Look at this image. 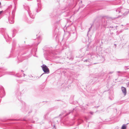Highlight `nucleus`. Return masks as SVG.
Segmentation results:
<instances>
[{
  "label": "nucleus",
  "instance_id": "obj_1",
  "mask_svg": "<svg viewBox=\"0 0 129 129\" xmlns=\"http://www.w3.org/2000/svg\"><path fill=\"white\" fill-rule=\"evenodd\" d=\"M30 47V46H28L26 47H24L23 50L20 52L17 57L18 63L21 62L23 60L27 59L31 56L33 50L29 49H27V48H29Z\"/></svg>",
  "mask_w": 129,
  "mask_h": 129
},
{
  "label": "nucleus",
  "instance_id": "obj_2",
  "mask_svg": "<svg viewBox=\"0 0 129 129\" xmlns=\"http://www.w3.org/2000/svg\"><path fill=\"white\" fill-rule=\"evenodd\" d=\"M24 8L26 10L24 18L28 23H30L33 21V19L34 18L35 15L33 14L32 13H30L29 6H25Z\"/></svg>",
  "mask_w": 129,
  "mask_h": 129
},
{
  "label": "nucleus",
  "instance_id": "obj_3",
  "mask_svg": "<svg viewBox=\"0 0 129 129\" xmlns=\"http://www.w3.org/2000/svg\"><path fill=\"white\" fill-rule=\"evenodd\" d=\"M19 86H18V89H17L15 92V94L16 95H17V97H18V100L20 101L22 103V104H23V103L24 106V110L25 111H27L29 109H30V111H29L28 112V113H31L32 112V110L31 109V107L29 106H26V103L24 102L23 103L22 102V101L21 100V98L20 96L21 93L20 92H19Z\"/></svg>",
  "mask_w": 129,
  "mask_h": 129
},
{
  "label": "nucleus",
  "instance_id": "obj_4",
  "mask_svg": "<svg viewBox=\"0 0 129 129\" xmlns=\"http://www.w3.org/2000/svg\"><path fill=\"white\" fill-rule=\"evenodd\" d=\"M115 11L117 14H118L119 15L118 16L115 18V19L118 18L122 15H123L124 16L126 15L129 13V11H127L126 9L121 7L116 9Z\"/></svg>",
  "mask_w": 129,
  "mask_h": 129
},
{
  "label": "nucleus",
  "instance_id": "obj_5",
  "mask_svg": "<svg viewBox=\"0 0 129 129\" xmlns=\"http://www.w3.org/2000/svg\"><path fill=\"white\" fill-rule=\"evenodd\" d=\"M17 0H14L13 1L15 4L14 9L13 10L12 12V15L10 16L9 18V21L10 23H13L14 22V18L15 17V13L16 11V6L15 3Z\"/></svg>",
  "mask_w": 129,
  "mask_h": 129
},
{
  "label": "nucleus",
  "instance_id": "obj_6",
  "mask_svg": "<svg viewBox=\"0 0 129 129\" xmlns=\"http://www.w3.org/2000/svg\"><path fill=\"white\" fill-rule=\"evenodd\" d=\"M43 71L44 72V73H43L40 76L41 77L42 75L44 74H49L50 73L49 70L47 66L44 64L42 65L41 66Z\"/></svg>",
  "mask_w": 129,
  "mask_h": 129
},
{
  "label": "nucleus",
  "instance_id": "obj_7",
  "mask_svg": "<svg viewBox=\"0 0 129 129\" xmlns=\"http://www.w3.org/2000/svg\"><path fill=\"white\" fill-rule=\"evenodd\" d=\"M5 95V93L3 87L0 85V102L1 100V98L4 96Z\"/></svg>",
  "mask_w": 129,
  "mask_h": 129
},
{
  "label": "nucleus",
  "instance_id": "obj_8",
  "mask_svg": "<svg viewBox=\"0 0 129 129\" xmlns=\"http://www.w3.org/2000/svg\"><path fill=\"white\" fill-rule=\"evenodd\" d=\"M99 77L98 76L93 77V78L91 79L90 80V81L91 82H90L91 84H93L98 82V79Z\"/></svg>",
  "mask_w": 129,
  "mask_h": 129
},
{
  "label": "nucleus",
  "instance_id": "obj_9",
  "mask_svg": "<svg viewBox=\"0 0 129 129\" xmlns=\"http://www.w3.org/2000/svg\"><path fill=\"white\" fill-rule=\"evenodd\" d=\"M87 50L86 48V47H84L80 49V51L82 55H84Z\"/></svg>",
  "mask_w": 129,
  "mask_h": 129
},
{
  "label": "nucleus",
  "instance_id": "obj_10",
  "mask_svg": "<svg viewBox=\"0 0 129 129\" xmlns=\"http://www.w3.org/2000/svg\"><path fill=\"white\" fill-rule=\"evenodd\" d=\"M2 34L3 36L6 39V41L7 42V38H9V36L8 34L6 32H4L2 33Z\"/></svg>",
  "mask_w": 129,
  "mask_h": 129
},
{
  "label": "nucleus",
  "instance_id": "obj_11",
  "mask_svg": "<svg viewBox=\"0 0 129 129\" xmlns=\"http://www.w3.org/2000/svg\"><path fill=\"white\" fill-rule=\"evenodd\" d=\"M121 89L124 95H125L126 94V88L123 86L121 87Z\"/></svg>",
  "mask_w": 129,
  "mask_h": 129
},
{
  "label": "nucleus",
  "instance_id": "obj_12",
  "mask_svg": "<svg viewBox=\"0 0 129 129\" xmlns=\"http://www.w3.org/2000/svg\"><path fill=\"white\" fill-rule=\"evenodd\" d=\"M49 112H47L46 114L44 116V119L48 120H50V118L48 117L47 116L49 114Z\"/></svg>",
  "mask_w": 129,
  "mask_h": 129
},
{
  "label": "nucleus",
  "instance_id": "obj_13",
  "mask_svg": "<svg viewBox=\"0 0 129 129\" xmlns=\"http://www.w3.org/2000/svg\"><path fill=\"white\" fill-rule=\"evenodd\" d=\"M48 55L49 56H52V54H53L54 53H53V51L52 50H51V51H48Z\"/></svg>",
  "mask_w": 129,
  "mask_h": 129
},
{
  "label": "nucleus",
  "instance_id": "obj_14",
  "mask_svg": "<svg viewBox=\"0 0 129 129\" xmlns=\"http://www.w3.org/2000/svg\"><path fill=\"white\" fill-rule=\"evenodd\" d=\"M128 59H119V61L121 62H126V61L128 60Z\"/></svg>",
  "mask_w": 129,
  "mask_h": 129
},
{
  "label": "nucleus",
  "instance_id": "obj_15",
  "mask_svg": "<svg viewBox=\"0 0 129 129\" xmlns=\"http://www.w3.org/2000/svg\"><path fill=\"white\" fill-rule=\"evenodd\" d=\"M60 20H59L58 21L56 22L54 24L55 25V26H57L58 25H59L60 24Z\"/></svg>",
  "mask_w": 129,
  "mask_h": 129
},
{
  "label": "nucleus",
  "instance_id": "obj_16",
  "mask_svg": "<svg viewBox=\"0 0 129 129\" xmlns=\"http://www.w3.org/2000/svg\"><path fill=\"white\" fill-rule=\"evenodd\" d=\"M128 123H127L126 124H123L122 126L121 129H126L127 127V125Z\"/></svg>",
  "mask_w": 129,
  "mask_h": 129
},
{
  "label": "nucleus",
  "instance_id": "obj_17",
  "mask_svg": "<svg viewBox=\"0 0 129 129\" xmlns=\"http://www.w3.org/2000/svg\"><path fill=\"white\" fill-rule=\"evenodd\" d=\"M17 32L16 30L15 29H14L13 30V37L15 36V34Z\"/></svg>",
  "mask_w": 129,
  "mask_h": 129
},
{
  "label": "nucleus",
  "instance_id": "obj_18",
  "mask_svg": "<svg viewBox=\"0 0 129 129\" xmlns=\"http://www.w3.org/2000/svg\"><path fill=\"white\" fill-rule=\"evenodd\" d=\"M67 58L71 60H72L74 59V57L72 56L70 57H67Z\"/></svg>",
  "mask_w": 129,
  "mask_h": 129
},
{
  "label": "nucleus",
  "instance_id": "obj_19",
  "mask_svg": "<svg viewBox=\"0 0 129 129\" xmlns=\"http://www.w3.org/2000/svg\"><path fill=\"white\" fill-rule=\"evenodd\" d=\"M16 43V41L15 40H14L13 42V43H12V49H13V47H14Z\"/></svg>",
  "mask_w": 129,
  "mask_h": 129
},
{
  "label": "nucleus",
  "instance_id": "obj_20",
  "mask_svg": "<svg viewBox=\"0 0 129 129\" xmlns=\"http://www.w3.org/2000/svg\"><path fill=\"white\" fill-rule=\"evenodd\" d=\"M12 6L11 5H10V6H9L7 9V10L8 11H10V10L12 8Z\"/></svg>",
  "mask_w": 129,
  "mask_h": 129
},
{
  "label": "nucleus",
  "instance_id": "obj_21",
  "mask_svg": "<svg viewBox=\"0 0 129 129\" xmlns=\"http://www.w3.org/2000/svg\"><path fill=\"white\" fill-rule=\"evenodd\" d=\"M75 109H73V110H69V112H68V113H67L66 114V115H68L69 114H70L71 113H72L73 111V110Z\"/></svg>",
  "mask_w": 129,
  "mask_h": 129
},
{
  "label": "nucleus",
  "instance_id": "obj_22",
  "mask_svg": "<svg viewBox=\"0 0 129 129\" xmlns=\"http://www.w3.org/2000/svg\"><path fill=\"white\" fill-rule=\"evenodd\" d=\"M69 34L68 33L67 34H64L63 36V38L64 39L66 38V36H68L69 35Z\"/></svg>",
  "mask_w": 129,
  "mask_h": 129
},
{
  "label": "nucleus",
  "instance_id": "obj_23",
  "mask_svg": "<svg viewBox=\"0 0 129 129\" xmlns=\"http://www.w3.org/2000/svg\"><path fill=\"white\" fill-rule=\"evenodd\" d=\"M41 0H37V2H38V7H39V5H40V2Z\"/></svg>",
  "mask_w": 129,
  "mask_h": 129
},
{
  "label": "nucleus",
  "instance_id": "obj_24",
  "mask_svg": "<svg viewBox=\"0 0 129 129\" xmlns=\"http://www.w3.org/2000/svg\"><path fill=\"white\" fill-rule=\"evenodd\" d=\"M89 59H88L84 60V62H87L89 61Z\"/></svg>",
  "mask_w": 129,
  "mask_h": 129
},
{
  "label": "nucleus",
  "instance_id": "obj_25",
  "mask_svg": "<svg viewBox=\"0 0 129 129\" xmlns=\"http://www.w3.org/2000/svg\"><path fill=\"white\" fill-rule=\"evenodd\" d=\"M117 73H120V74H123V72H120V71H117Z\"/></svg>",
  "mask_w": 129,
  "mask_h": 129
},
{
  "label": "nucleus",
  "instance_id": "obj_26",
  "mask_svg": "<svg viewBox=\"0 0 129 129\" xmlns=\"http://www.w3.org/2000/svg\"><path fill=\"white\" fill-rule=\"evenodd\" d=\"M15 129H22V128L21 127L17 126L16 127Z\"/></svg>",
  "mask_w": 129,
  "mask_h": 129
},
{
  "label": "nucleus",
  "instance_id": "obj_27",
  "mask_svg": "<svg viewBox=\"0 0 129 129\" xmlns=\"http://www.w3.org/2000/svg\"><path fill=\"white\" fill-rule=\"evenodd\" d=\"M98 23V26H96V27H97V28L98 27L100 26V22H99V23Z\"/></svg>",
  "mask_w": 129,
  "mask_h": 129
},
{
  "label": "nucleus",
  "instance_id": "obj_28",
  "mask_svg": "<svg viewBox=\"0 0 129 129\" xmlns=\"http://www.w3.org/2000/svg\"><path fill=\"white\" fill-rule=\"evenodd\" d=\"M91 27H92V26H91V27L90 28H89V30H88V32H87V34H88V33L90 31V29L91 28Z\"/></svg>",
  "mask_w": 129,
  "mask_h": 129
},
{
  "label": "nucleus",
  "instance_id": "obj_29",
  "mask_svg": "<svg viewBox=\"0 0 129 129\" xmlns=\"http://www.w3.org/2000/svg\"><path fill=\"white\" fill-rule=\"evenodd\" d=\"M23 119V121H25V122H26V123H25V124H28V122L27 121H26V120H25L24 119Z\"/></svg>",
  "mask_w": 129,
  "mask_h": 129
},
{
  "label": "nucleus",
  "instance_id": "obj_30",
  "mask_svg": "<svg viewBox=\"0 0 129 129\" xmlns=\"http://www.w3.org/2000/svg\"><path fill=\"white\" fill-rule=\"evenodd\" d=\"M129 69V68H127V66H125V70H127L128 69Z\"/></svg>",
  "mask_w": 129,
  "mask_h": 129
},
{
  "label": "nucleus",
  "instance_id": "obj_31",
  "mask_svg": "<svg viewBox=\"0 0 129 129\" xmlns=\"http://www.w3.org/2000/svg\"><path fill=\"white\" fill-rule=\"evenodd\" d=\"M113 72H114L113 71L110 72L108 74H112L113 73Z\"/></svg>",
  "mask_w": 129,
  "mask_h": 129
},
{
  "label": "nucleus",
  "instance_id": "obj_32",
  "mask_svg": "<svg viewBox=\"0 0 129 129\" xmlns=\"http://www.w3.org/2000/svg\"><path fill=\"white\" fill-rule=\"evenodd\" d=\"M116 33L117 35H118L119 34V33L118 32V31H117L116 32Z\"/></svg>",
  "mask_w": 129,
  "mask_h": 129
},
{
  "label": "nucleus",
  "instance_id": "obj_33",
  "mask_svg": "<svg viewBox=\"0 0 129 129\" xmlns=\"http://www.w3.org/2000/svg\"><path fill=\"white\" fill-rule=\"evenodd\" d=\"M89 113L91 115H93V112L90 111L89 112Z\"/></svg>",
  "mask_w": 129,
  "mask_h": 129
},
{
  "label": "nucleus",
  "instance_id": "obj_34",
  "mask_svg": "<svg viewBox=\"0 0 129 129\" xmlns=\"http://www.w3.org/2000/svg\"><path fill=\"white\" fill-rule=\"evenodd\" d=\"M39 42L38 43H36L35 45V46H37L38 44H39Z\"/></svg>",
  "mask_w": 129,
  "mask_h": 129
},
{
  "label": "nucleus",
  "instance_id": "obj_35",
  "mask_svg": "<svg viewBox=\"0 0 129 129\" xmlns=\"http://www.w3.org/2000/svg\"><path fill=\"white\" fill-rule=\"evenodd\" d=\"M55 120L57 122H58V120L56 118H55Z\"/></svg>",
  "mask_w": 129,
  "mask_h": 129
},
{
  "label": "nucleus",
  "instance_id": "obj_36",
  "mask_svg": "<svg viewBox=\"0 0 129 129\" xmlns=\"http://www.w3.org/2000/svg\"><path fill=\"white\" fill-rule=\"evenodd\" d=\"M108 28H113V26H108Z\"/></svg>",
  "mask_w": 129,
  "mask_h": 129
},
{
  "label": "nucleus",
  "instance_id": "obj_37",
  "mask_svg": "<svg viewBox=\"0 0 129 129\" xmlns=\"http://www.w3.org/2000/svg\"><path fill=\"white\" fill-rule=\"evenodd\" d=\"M119 127L118 126H117L115 127V129H119Z\"/></svg>",
  "mask_w": 129,
  "mask_h": 129
},
{
  "label": "nucleus",
  "instance_id": "obj_38",
  "mask_svg": "<svg viewBox=\"0 0 129 129\" xmlns=\"http://www.w3.org/2000/svg\"><path fill=\"white\" fill-rule=\"evenodd\" d=\"M80 123H81L83 122V120H80Z\"/></svg>",
  "mask_w": 129,
  "mask_h": 129
},
{
  "label": "nucleus",
  "instance_id": "obj_39",
  "mask_svg": "<svg viewBox=\"0 0 129 129\" xmlns=\"http://www.w3.org/2000/svg\"><path fill=\"white\" fill-rule=\"evenodd\" d=\"M109 98L111 100H112L113 99V98H111L110 97H109Z\"/></svg>",
  "mask_w": 129,
  "mask_h": 129
},
{
  "label": "nucleus",
  "instance_id": "obj_40",
  "mask_svg": "<svg viewBox=\"0 0 129 129\" xmlns=\"http://www.w3.org/2000/svg\"><path fill=\"white\" fill-rule=\"evenodd\" d=\"M118 32L119 33V34L121 33L122 32V31H120Z\"/></svg>",
  "mask_w": 129,
  "mask_h": 129
},
{
  "label": "nucleus",
  "instance_id": "obj_41",
  "mask_svg": "<svg viewBox=\"0 0 129 129\" xmlns=\"http://www.w3.org/2000/svg\"><path fill=\"white\" fill-rule=\"evenodd\" d=\"M50 111H52V110H53V109L52 108H51V109H50Z\"/></svg>",
  "mask_w": 129,
  "mask_h": 129
},
{
  "label": "nucleus",
  "instance_id": "obj_42",
  "mask_svg": "<svg viewBox=\"0 0 129 129\" xmlns=\"http://www.w3.org/2000/svg\"><path fill=\"white\" fill-rule=\"evenodd\" d=\"M114 45L115 46V48H116V44H114Z\"/></svg>",
  "mask_w": 129,
  "mask_h": 129
},
{
  "label": "nucleus",
  "instance_id": "obj_43",
  "mask_svg": "<svg viewBox=\"0 0 129 129\" xmlns=\"http://www.w3.org/2000/svg\"><path fill=\"white\" fill-rule=\"evenodd\" d=\"M57 63H63V62H57Z\"/></svg>",
  "mask_w": 129,
  "mask_h": 129
},
{
  "label": "nucleus",
  "instance_id": "obj_44",
  "mask_svg": "<svg viewBox=\"0 0 129 129\" xmlns=\"http://www.w3.org/2000/svg\"><path fill=\"white\" fill-rule=\"evenodd\" d=\"M1 73L0 72V77L2 76V75H1Z\"/></svg>",
  "mask_w": 129,
  "mask_h": 129
},
{
  "label": "nucleus",
  "instance_id": "obj_45",
  "mask_svg": "<svg viewBox=\"0 0 129 129\" xmlns=\"http://www.w3.org/2000/svg\"><path fill=\"white\" fill-rule=\"evenodd\" d=\"M2 12V11H0V14H1Z\"/></svg>",
  "mask_w": 129,
  "mask_h": 129
},
{
  "label": "nucleus",
  "instance_id": "obj_46",
  "mask_svg": "<svg viewBox=\"0 0 129 129\" xmlns=\"http://www.w3.org/2000/svg\"><path fill=\"white\" fill-rule=\"evenodd\" d=\"M118 76H121V75L120 74H118Z\"/></svg>",
  "mask_w": 129,
  "mask_h": 129
},
{
  "label": "nucleus",
  "instance_id": "obj_47",
  "mask_svg": "<svg viewBox=\"0 0 129 129\" xmlns=\"http://www.w3.org/2000/svg\"><path fill=\"white\" fill-rule=\"evenodd\" d=\"M36 11H37V12H39V11H38V10H36Z\"/></svg>",
  "mask_w": 129,
  "mask_h": 129
},
{
  "label": "nucleus",
  "instance_id": "obj_48",
  "mask_svg": "<svg viewBox=\"0 0 129 129\" xmlns=\"http://www.w3.org/2000/svg\"><path fill=\"white\" fill-rule=\"evenodd\" d=\"M99 107V106H97V107H96V108H98V107Z\"/></svg>",
  "mask_w": 129,
  "mask_h": 129
},
{
  "label": "nucleus",
  "instance_id": "obj_49",
  "mask_svg": "<svg viewBox=\"0 0 129 129\" xmlns=\"http://www.w3.org/2000/svg\"><path fill=\"white\" fill-rule=\"evenodd\" d=\"M21 71L22 72H24L23 71V70H21Z\"/></svg>",
  "mask_w": 129,
  "mask_h": 129
},
{
  "label": "nucleus",
  "instance_id": "obj_50",
  "mask_svg": "<svg viewBox=\"0 0 129 129\" xmlns=\"http://www.w3.org/2000/svg\"><path fill=\"white\" fill-rule=\"evenodd\" d=\"M127 1H128V3H129V0H128Z\"/></svg>",
  "mask_w": 129,
  "mask_h": 129
},
{
  "label": "nucleus",
  "instance_id": "obj_51",
  "mask_svg": "<svg viewBox=\"0 0 129 129\" xmlns=\"http://www.w3.org/2000/svg\"><path fill=\"white\" fill-rule=\"evenodd\" d=\"M104 25L105 26V27H106V24H105V25Z\"/></svg>",
  "mask_w": 129,
  "mask_h": 129
},
{
  "label": "nucleus",
  "instance_id": "obj_52",
  "mask_svg": "<svg viewBox=\"0 0 129 129\" xmlns=\"http://www.w3.org/2000/svg\"><path fill=\"white\" fill-rule=\"evenodd\" d=\"M23 75H24V76L25 75V74L24 73H23Z\"/></svg>",
  "mask_w": 129,
  "mask_h": 129
},
{
  "label": "nucleus",
  "instance_id": "obj_53",
  "mask_svg": "<svg viewBox=\"0 0 129 129\" xmlns=\"http://www.w3.org/2000/svg\"><path fill=\"white\" fill-rule=\"evenodd\" d=\"M22 111H23V109H22Z\"/></svg>",
  "mask_w": 129,
  "mask_h": 129
},
{
  "label": "nucleus",
  "instance_id": "obj_54",
  "mask_svg": "<svg viewBox=\"0 0 129 129\" xmlns=\"http://www.w3.org/2000/svg\"><path fill=\"white\" fill-rule=\"evenodd\" d=\"M54 127H55V125H54Z\"/></svg>",
  "mask_w": 129,
  "mask_h": 129
},
{
  "label": "nucleus",
  "instance_id": "obj_55",
  "mask_svg": "<svg viewBox=\"0 0 129 129\" xmlns=\"http://www.w3.org/2000/svg\"><path fill=\"white\" fill-rule=\"evenodd\" d=\"M76 39H75L74 41H75L76 40Z\"/></svg>",
  "mask_w": 129,
  "mask_h": 129
},
{
  "label": "nucleus",
  "instance_id": "obj_56",
  "mask_svg": "<svg viewBox=\"0 0 129 129\" xmlns=\"http://www.w3.org/2000/svg\"><path fill=\"white\" fill-rule=\"evenodd\" d=\"M34 122V123L35 122V121H34V122Z\"/></svg>",
  "mask_w": 129,
  "mask_h": 129
},
{
  "label": "nucleus",
  "instance_id": "obj_57",
  "mask_svg": "<svg viewBox=\"0 0 129 129\" xmlns=\"http://www.w3.org/2000/svg\"><path fill=\"white\" fill-rule=\"evenodd\" d=\"M2 30L3 31V30H4L3 29H2Z\"/></svg>",
  "mask_w": 129,
  "mask_h": 129
},
{
  "label": "nucleus",
  "instance_id": "obj_58",
  "mask_svg": "<svg viewBox=\"0 0 129 129\" xmlns=\"http://www.w3.org/2000/svg\"><path fill=\"white\" fill-rule=\"evenodd\" d=\"M94 129H98V128H95Z\"/></svg>",
  "mask_w": 129,
  "mask_h": 129
},
{
  "label": "nucleus",
  "instance_id": "obj_59",
  "mask_svg": "<svg viewBox=\"0 0 129 129\" xmlns=\"http://www.w3.org/2000/svg\"><path fill=\"white\" fill-rule=\"evenodd\" d=\"M36 119H38L37 118H36Z\"/></svg>",
  "mask_w": 129,
  "mask_h": 129
},
{
  "label": "nucleus",
  "instance_id": "obj_60",
  "mask_svg": "<svg viewBox=\"0 0 129 129\" xmlns=\"http://www.w3.org/2000/svg\"><path fill=\"white\" fill-rule=\"evenodd\" d=\"M117 27V26H116V27L114 26V27Z\"/></svg>",
  "mask_w": 129,
  "mask_h": 129
},
{
  "label": "nucleus",
  "instance_id": "obj_61",
  "mask_svg": "<svg viewBox=\"0 0 129 129\" xmlns=\"http://www.w3.org/2000/svg\"><path fill=\"white\" fill-rule=\"evenodd\" d=\"M122 102V101H121L120 102Z\"/></svg>",
  "mask_w": 129,
  "mask_h": 129
},
{
  "label": "nucleus",
  "instance_id": "obj_62",
  "mask_svg": "<svg viewBox=\"0 0 129 129\" xmlns=\"http://www.w3.org/2000/svg\"><path fill=\"white\" fill-rule=\"evenodd\" d=\"M60 120V119L59 120Z\"/></svg>",
  "mask_w": 129,
  "mask_h": 129
},
{
  "label": "nucleus",
  "instance_id": "obj_63",
  "mask_svg": "<svg viewBox=\"0 0 129 129\" xmlns=\"http://www.w3.org/2000/svg\"><path fill=\"white\" fill-rule=\"evenodd\" d=\"M12 73H14V72H12Z\"/></svg>",
  "mask_w": 129,
  "mask_h": 129
},
{
  "label": "nucleus",
  "instance_id": "obj_64",
  "mask_svg": "<svg viewBox=\"0 0 129 129\" xmlns=\"http://www.w3.org/2000/svg\"><path fill=\"white\" fill-rule=\"evenodd\" d=\"M38 39H37V40H38Z\"/></svg>",
  "mask_w": 129,
  "mask_h": 129
}]
</instances>
